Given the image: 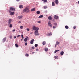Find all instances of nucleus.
I'll return each instance as SVG.
<instances>
[{"instance_id":"nucleus-28","label":"nucleus","mask_w":79,"mask_h":79,"mask_svg":"<svg viewBox=\"0 0 79 79\" xmlns=\"http://www.w3.org/2000/svg\"><path fill=\"white\" fill-rule=\"evenodd\" d=\"M43 2H47V0H42Z\"/></svg>"},{"instance_id":"nucleus-25","label":"nucleus","mask_w":79,"mask_h":79,"mask_svg":"<svg viewBox=\"0 0 79 79\" xmlns=\"http://www.w3.org/2000/svg\"><path fill=\"white\" fill-rule=\"evenodd\" d=\"M45 50L46 52H47L48 51V48H45Z\"/></svg>"},{"instance_id":"nucleus-36","label":"nucleus","mask_w":79,"mask_h":79,"mask_svg":"<svg viewBox=\"0 0 79 79\" xmlns=\"http://www.w3.org/2000/svg\"><path fill=\"white\" fill-rule=\"evenodd\" d=\"M22 38V40L24 39V37L23 36V35H21Z\"/></svg>"},{"instance_id":"nucleus-20","label":"nucleus","mask_w":79,"mask_h":79,"mask_svg":"<svg viewBox=\"0 0 79 79\" xmlns=\"http://www.w3.org/2000/svg\"><path fill=\"white\" fill-rule=\"evenodd\" d=\"M54 57L55 59H58V57L57 56H55Z\"/></svg>"},{"instance_id":"nucleus-47","label":"nucleus","mask_w":79,"mask_h":79,"mask_svg":"<svg viewBox=\"0 0 79 79\" xmlns=\"http://www.w3.org/2000/svg\"><path fill=\"white\" fill-rule=\"evenodd\" d=\"M15 29H14L12 30L13 32H15Z\"/></svg>"},{"instance_id":"nucleus-2","label":"nucleus","mask_w":79,"mask_h":79,"mask_svg":"<svg viewBox=\"0 0 79 79\" xmlns=\"http://www.w3.org/2000/svg\"><path fill=\"white\" fill-rule=\"evenodd\" d=\"M39 30L35 31L34 32V34L35 35H39Z\"/></svg>"},{"instance_id":"nucleus-24","label":"nucleus","mask_w":79,"mask_h":79,"mask_svg":"<svg viewBox=\"0 0 79 79\" xmlns=\"http://www.w3.org/2000/svg\"><path fill=\"white\" fill-rule=\"evenodd\" d=\"M53 24H54V25L56 26H57V24H57V23L55 22Z\"/></svg>"},{"instance_id":"nucleus-22","label":"nucleus","mask_w":79,"mask_h":79,"mask_svg":"<svg viewBox=\"0 0 79 79\" xmlns=\"http://www.w3.org/2000/svg\"><path fill=\"white\" fill-rule=\"evenodd\" d=\"M55 3H54V2H52V6H55Z\"/></svg>"},{"instance_id":"nucleus-30","label":"nucleus","mask_w":79,"mask_h":79,"mask_svg":"<svg viewBox=\"0 0 79 79\" xmlns=\"http://www.w3.org/2000/svg\"><path fill=\"white\" fill-rule=\"evenodd\" d=\"M25 9H26V10H29V8L27 7H26Z\"/></svg>"},{"instance_id":"nucleus-9","label":"nucleus","mask_w":79,"mask_h":79,"mask_svg":"<svg viewBox=\"0 0 79 79\" xmlns=\"http://www.w3.org/2000/svg\"><path fill=\"white\" fill-rule=\"evenodd\" d=\"M60 44V42L57 41L56 42V44L55 45V47H56V45H59Z\"/></svg>"},{"instance_id":"nucleus-49","label":"nucleus","mask_w":79,"mask_h":79,"mask_svg":"<svg viewBox=\"0 0 79 79\" xmlns=\"http://www.w3.org/2000/svg\"><path fill=\"white\" fill-rule=\"evenodd\" d=\"M9 13H11V10H9Z\"/></svg>"},{"instance_id":"nucleus-10","label":"nucleus","mask_w":79,"mask_h":79,"mask_svg":"<svg viewBox=\"0 0 79 79\" xmlns=\"http://www.w3.org/2000/svg\"><path fill=\"white\" fill-rule=\"evenodd\" d=\"M54 19H58V16H56V15L54 16Z\"/></svg>"},{"instance_id":"nucleus-38","label":"nucleus","mask_w":79,"mask_h":79,"mask_svg":"<svg viewBox=\"0 0 79 79\" xmlns=\"http://www.w3.org/2000/svg\"><path fill=\"white\" fill-rule=\"evenodd\" d=\"M76 26H74L73 27V29H76Z\"/></svg>"},{"instance_id":"nucleus-46","label":"nucleus","mask_w":79,"mask_h":79,"mask_svg":"<svg viewBox=\"0 0 79 79\" xmlns=\"http://www.w3.org/2000/svg\"><path fill=\"white\" fill-rule=\"evenodd\" d=\"M37 22L38 23H40V21H38Z\"/></svg>"},{"instance_id":"nucleus-58","label":"nucleus","mask_w":79,"mask_h":79,"mask_svg":"<svg viewBox=\"0 0 79 79\" xmlns=\"http://www.w3.org/2000/svg\"><path fill=\"white\" fill-rule=\"evenodd\" d=\"M21 41H23V40H21Z\"/></svg>"},{"instance_id":"nucleus-43","label":"nucleus","mask_w":79,"mask_h":79,"mask_svg":"<svg viewBox=\"0 0 79 79\" xmlns=\"http://www.w3.org/2000/svg\"><path fill=\"white\" fill-rule=\"evenodd\" d=\"M31 48H32V49H34V46L32 47H31Z\"/></svg>"},{"instance_id":"nucleus-39","label":"nucleus","mask_w":79,"mask_h":79,"mask_svg":"<svg viewBox=\"0 0 79 79\" xmlns=\"http://www.w3.org/2000/svg\"><path fill=\"white\" fill-rule=\"evenodd\" d=\"M25 45L26 46V45H27V42L25 43Z\"/></svg>"},{"instance_id":"nucleus-15","label":"nucleus","mask_w":79,"mask_h":79,"mask_svg":"<svg viewBox=\"0 0 79 79\" xmlns=\"http://www.w3.org/2000/svg\"><path fill=\"white\" fill-rule=\"evenodd\" d=\"M14 14H15V12H10V15L11 16L13 15H14Z\"/></svg>"},{"instance_id":"nucleus-5","label":"nucleus","mask_w":79,"mask_h":79,"mask_svg":"<svg viewBox=\"0 0 79 79\" xmlns=\"http://www.w3.org/2000/svg\"><path fill=\"white\" fill-rule=\"evenodd\" d=\"M54 2L56 5H58V0H55L54 1Z\"/></svg>"},{"instance_id":"nucleus-54","label":"nucleus","mask_w":79,"mask_h":79,"mask_svg":"<svg viewBox=\"0 0 79 79\" xmlns=\"http://www.w3.org/2000/svg\"><path fill=\"white\" fill-rule=\"evenodd\" d=\"M16 1H17V2H18L20 0H16Z\"/></svg>"},{"instance_id":"nucleus-13","label":"nucleus","mask_w":79,"mask_h":79,"mask_svg":"<svg viewBox=\"0 0 79 79\" xmlns=\"http://www.w3.org/2000/svg\"><path fill=\"white\" fill-rule=\"evenodd\" d=\"M48 19H49V20H52V17H51V16H49L48 18Z\"/></svg>"},{"instance_id":"nucleus-7","label":"nucleus","mask_w":79,"mask_h":79,"mask_svg":"<svg viewBox=\"0 0 79 79\" xmlns=\"http://www.w3.org/2000/svg\"><path fill=\"white\" fill-rule=\"evenodd\" d=\"M34 40L33 39L30 41L31 44H33L34 43Z\"/></svg>"},{"instance_id":"nucleus-4","label":"nucleus","mask_w":79,"mask_h":79,"mask_svg":"<svg viewBox=\"0 0 79 79\" xmlns=\"http://www.w3.org/2000/svg\"><path fill=\"white\" fill-rule=\"evenodd\" d=\"M48 26L49 27H52V25L51 23H50V22H49L48 23Z\"/></svg>"},{"instance_id":"nucleus-8","label":"nucleus","mask_w":79,"mask_h":79,"mask_svg":"<svg viewBox=\"0 0 79 79\" xmlns=\"http://www.w3.org/2000/svg\"><path fill=\"white\" fill-rule=\"evenodd\" d=\"M23 16L21 15L18 16L17 17V18H18V19H22V18H23Z\"/></svg>"},{"instance_id":"nucleus-32","label":"nucleus","mask_w":79,"mask_h":79,"mask_svg":"<svg viewBox=\"0 0 79 79\" xmlns=\"http://www.w3.org/2000/svg\"><path fill=\"white\" fill-rule=\"evenodd\" d=\"M20 28L21 29H23V27L22 26H21L20 27Z\"/></svg>"},{"instance_id":"nucleus-27","label":"nucleus","mask_w":79,"mask_h":79,"mask_svg":"<svg viewBox=\"0 0 79 79\" xmlns=\"http://www.w3.org/2000/svg\"><path fill=\"white\" fill-rule=\"evenodd\" d=\"M36 13L39 15V14H40V11H38L36 12Z\"/></svg>"},{"instance_id":"nucleus-53","label":"nucleus","mask_w":79,"mask_h":79,"mask_svg":"<svg viewBox=\"0 0 79 79\" xmlns=\"http://www.w3.org/2000/svg\"><path fill=\"white\" fill-rule=\"evenodd\" d=\"M39 50V49H36V51H38Z\"/></svg>"},{"instance_id":"nucleus-18","label":"nucleus","mask_w":79,"mask_h":79,"mask_svg":"<svg viewBox=\"0 0 79 79\" xmlns=\"http://www.w3.org/2000/svg\"><path fill=\"white\" fill-rule=\"evenodd\" d=\"M63 54H64V52L63 51H62L60 52L61 55H63Z\"/></svg>"},{"instance_id":"nucleus-33","label":"nucleus","mask_w":79,"mask_h":79,"mask_svg":"<svg viewBox=\"0 0 79 79\" xmlns=\"http://www.w3.org/2000/svg\"><path fill=\"white\" fill-rule=\"evenodd\" d=\"M15 45L16 47H18V44H15Z\"/></svg>"},{"instance_id":"nucleus-19","label":"nucleus","mask_w":79,"mask_h":79,"mask_svg":"<svg viewBox=\"0 0 79 79\" xmlns=\"http://www.w3.org/2000/svg\"><path fill=\"white\" fill-rule=\"evenodd\" d=\"M44 17V16L43 15H41L39 16L38 18H43Z\"/></svg>"},{"instance_id":"nucleus-48","label":"nucleus","mask_w":79,"mask_h":79,"mask_svg":"<svg viewBox=\"0 0 79 79\" xmlns=\"http://www.w3.org/2000/svg\"><path fill=\"white\" fill-rule=\"evenodd\" d=\"M30 11V10H28L27 11V13H29Z\"/></svg>"},{"instance_id":"nucleus-14","label":"nucleus","mask_w":79,"mask_h":79,"mask_svg":"<svg viewBox=\"0 0 79 79\" xmlns=\"http://www.w3.org/2000/svg\"><path fill=\"white\" fill-rule=\"evenodd\" d=\"M35 8H33V9H31V11H35Z\"/></svg>"},{"instance_id":"nucleus-56","label":"nucleus","mask_w":79,"mask_h":79,"mask_svg":"<svg viewBox=\"0 0 79 79\" xmlns=\"http://www.w3.org/2000/svg\"><path fill=\"white\" fill-rule=\"evenodd\" d=\"M32 34V33H30V34Z\"/></svg>"},{"instance_id":"nucleus-12","label":"nucleus","mask_w":79,"mask_h":79,"mask_svg":"<svg viewBox=\"0 0 79 79\" xmlns=\"http://www.w3.org/2000/svg\"><path fill=\"white\" fill-rule=\"evenodd\" d=\"M6 38H4L3 40V42H5L6 41Z\"/></svg>"},{"instance_id":"nucleus-3","label":"nucleus","mask_w":79,"mask_h":79,"mask_svg":"<svg viewBox=\"0 0 79 79\" xmlns=\"http://www.w3.org/2000/svg\"><path fill=\"white\" fill-rule=\"evenodd\" d=\"M10 11H15V9L13 7H10Z\"/></svg>"},{"instance_id":"nucleus-6","label":"nucleus","mask_w":79,"mask_h":79,"mask_svg":"<svg viewBox=\"0 0 79 79\" xmlns=\"http://www.w3.org/2000/svg\"><path fill=\"white\" fill-rule=\"evenodd\" d=\"M52 33H48L46 34V35L47 36H50L51 35H52Z\"/></svg>"},{"instance_id":"nucleus-21","label":"nucleus","mask_w":79,"mask_h":79,"mask_svg":"<svg viewBox=\"0 0 79 79\" xmlns=\"http://www.w3.org/2000/svg\"><path fill=\"white\" fill-rule=\"evenodd\" d=\"M24 41V42H27V38H25Z\"/></svg>"},{"instance_id":"nucleus-34","label":"nucleus","mask_w":79,"mask_h":79,"mask_svg":"<svg viewBox=\"0 0 79 79\" xmlns=\"http://www.w3.org/2000/svg\"><path fill=\"white\" fill-rule=\"evenodd\" d=\"M9 27L10 28H11V27H12V25L11 24H10V25L9 26Z\"/></svg>"},{"instance_id":"nucleus-44","label":"nucleus","mask_w":79,"mask_h":79,"mask_svg":"<svg viewBox=\"0 0 79 79\" xmlns=\"http://www.w3.org/2000/svg\"><path fill=\"white\" fill-rule=\"evenodd\" d=\"M27 31H29V28H27Z\"/></svg>"},{"instance_id":"nucleus-45","label":"nucleus","mask_w":79,"mask_h":79,"mask_svg":"<svg viewBox=\"0 0 79 79\" xmlns=\"http://www.w3.org/2000/svg\"><path fill=\"white\" fill-rule=\"evenodd\" d=\"M20 37V35H18L17 36V37Z\"/></svg>"},{"instance_id":"nucleus-40","label":"nucleus","mask_w":79,"mask_h":79,"mask_svg":"<svg viewBox=\"0 0 79 79\" xmlns=\"http://www.w3.org/2000/svg\"><path fill=\"white\" fill-rule=\"evenodd\" d=\"M53 29H55V28H56V26H53Z\"/></svg>"},{"instance_id":"nucleus-29","label":"nucleus","mask_w":79,"mask_h":79,"mask_svg":"<svg viewBox=\"0 0 79 79\" xmlns=\"http://www.w3.org/2000/svg\"><path fill=\"white\" fill-rule=\"evenodd\" d=\"M26 11H27V10H26V9H25L23 10V12H26Z\"/></svg>"},{"instance_id":"nucleus-42","label":"nucleus","mask_w":79,"mask_h":79,"mask_svg":"<svg viewBox=\"0 0 79 79\" xmlns=\"http://www.w3.org/2000/svg\"><path fill=\"white\" fill-rule=\"evenodd\" d=\"M18 23H19L20 24H21V21H19L18 22Z\"/></svg>"},{"instance_id":"nucleus-31","label":"nucleus","mask_w":79,"mask_h":79,"mask_svg":"<svg viewBox=\"0 0 79 79\" xmlns=\"http://www.w3.org/2000/svg\"><path fill=\"white\" fill-rule=\"evenodd\" d=\"M65 28H66L67 29H68V28H69L68 26H65Z\"/></svg>"},{"instance_id":"nucleus-51","label":"nucleus","mask_w":79,"mask_h":79,"mask_svg":"<svg viewBox=\"0 0 79 79\" xmlns=\"http://www.w3.org/2000/svg\"><path fill=\"white\" fill-rule=\"evenodd\" d=\"M45 13H47V10H46V11H45Z\"/></svg>"},{"instance_id":"nucleus-52","label":"nucleus","mask_w":79,"mask_h":79,"mask_svg":"<svg viewBox=\"0 0 79 79\" xmlns=\"http://www.w3.org/2000/svg\"><path fill=\"white\" fill-rule=\"evenodd\" d=\"M34 53H35L34 52H32V54H34Z\"/></svg>"},{"instance_id":"nucleus-26","label":"nucleus","mask_w":79,"mask_h":79,"mask_svg":"<svg viewBox=\"0 0 79 79\" xmlns=\"http://www.w3.org/2000/svg\"><path fill=\"white\" fill-rule=\"evenodd\" d=\"M26 56H27V57H28L29 56V54L27 53L25 54Z\"/></svg>"},{"instance_id":"nucleus-37","label":"nucleus","mask_w":79,"mask_h":79,"mask_svg":"<svg viewBox=\"0 0 79 79\" xmlns=\"http://www.w3.org/2000/svg\"><path fill=\"white\" fill-rule=\"evenodd\" d=\"M35 47H37V46H38V44H36L35 45Z\"/></svg>"},{"instance_id":"nucleus-57","label":"nucleus","mask_w":79,"mask_h":79,"mask_svg":"<svg viewBox=\"0 0 79 79\" xmlns=\"http://www.w3.org/2000/svg\"><path fill=\"white\" fill-rule=\"evenodd\" d=\"M78 3L79 4V1H78Z\"/></svg>"},{"instance_id":"nucleus-1","label":"nucleus","mask_w":79,"mask_h":79,"mask_svg":"<svg viewBox=\"0 0 79 79\" xmlns=\"http://www.w3.org/2000/svg\"><path fill=\"white\" fill-rule=\"evenodd\" d=\"M33 29L34 31H39V28L38 27H37L35 26H33Z\"/></svg>"},{"instance_id":"nucleus-16","label":"nucleus","mask_w":79,"mask_h":79,"mask_svg":"<svg viewBox=\"0 0 79 79\" xmlns=\"http://www.w3.org/2000/svg\"><path fill=\"white\" fill-rule=\"evenodd\" d=\"M45 44H46V42L45 41H43L42 43V44L43 45H45Z\"/></svg>"},{"instance_id":"nucleus-35","label":"nucleus","mask_w":79,"mask_h":79,"mask_svg":"<svg viewBox=\"0 0 79 79\" xmlns=\"http://www.w3.org/2000/svg\"><path fill=\"white\" fill-rule=\"evenodd\" d=\"M47 6H44V9H46V8H47Z\"/></svg>"},{"instance_id":"nucleus-11","label":"nucleus","mask_w":79,"mask_h":79,"mask_svg":"<svg viewBox=\"0 0 79 79\" xmlns=\"http://www.w3.org/2000/svg\"><path fill=\"white\" fill-rule=\"evenodd\" d=\"M11 19H9L8 21V24H11Z\"/></svg>"},{"instance_id":"nucleus-23","label":"nucleus","mask_w":79,"mask_h":79,"mask_svg":"<svg viewBox=\"0 0 79 79\" xmlns=\"http://www.w3.org/2000/svg\"><path fill=\"white\" fill-rule=\"evenodd\" d=\"M59 51H60V50H56L54 51V53H56V52H58Z\"/></svg>"},{"instance_id":"nucleus-50","label":"nucleus","mask_w":79,"mask_h":79,"mask_svg":"<svg viewBox=\"0 0 79 79\" xmlns=\"http://www.w3.org/2000/svg\"><path fill=\"white\" fill-rule=\"evenodd\" d=\"M14 39H16V37L15 36H14Z\"/></svg>"},{"instance_id":"nucleus-55","label":"nucleus","mask_w":79,"mask_h":79,"mask_svg":"<svg viewBox=\"0 0 79 79\" xmlns=\"http://www.w3.org/2000/svg\"><path fill=\"white\" fill-rule=\"evenodd\" d=\"M26 38H28V39H29V38L28 37H27V36H26Z\"/></svg>"},{"instance_id":"nucleus-17","label":"nucleus","mask_w":79,"mask_h":79,"mask_svg":"<svg viewBox=\"0 0 79 79\" xmlns=\"http://www.w3.org/2000/svg\"><path fill=\"white\" fill-rule=\"evenodd\" d=\"M19 8H23V6L22 5H20L19 6Z\"/></svg>"},{"instance_id":"nucleus-41","label":"nucleus","mask_w":79,"mask_h":79,"mask_svg":"<svg viewBox=\"0 0 79 79\" xmlns=\"http://www.w3.org/2000/svg\"><path fill=\"white\" fill-rule=\"evenodd\" d=\"M10 39H12V36H10Z\"/></svg>"}]
</instances>
